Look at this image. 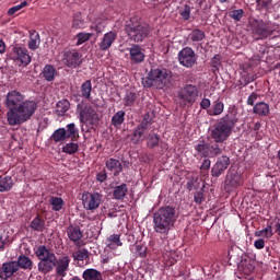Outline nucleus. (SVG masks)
<instances>
[{
	"instance_id": "f257e3e1",
	"label": "nucleus",
	"mask_w": 280,
	"mask_h": 280,
	"mask_svg": "<svg viewBox=\"0 0 280 280\" xmlns=\"http://www.w3.org/2000/svg\"><path fill=\"white\" fill-rule=\"evenodd\" d=\"M25 100V96L21 92L13 90L7 94L5 107L7 112V122L10 126H23L26 121H30L34 117L38 103L32 100Z\"/></svg>"
},
{
	"instance_id": "f03ea898",
	"label": "nucleus",
	"mask_w": 280,
	"mask_h": 280,
	"mask_svg": "<svg viewBox=\"0 0 280 280\" xmlns=\"http://www.w3.org/2000/svg\"><path fill=\"white\" fill-rule=\"evenodd\" d=\"M176 220H178V212H176V209L174 207H161L153 214V229L155 233H160L161 235H167L170 231L174 229Z\"/></svg>"
},
{
	"instance_id": "7ed1b4c3",
	"label": "nucleus",
	"mask_w": 280,
	"mask_h": 280,
	"mask_svg": "<svg viewBox=\"0 0 280 280\" xmlns=\"http://www.w3.org/2000/svg\"><path fill=\"white\" fill-rule=\"evenodd\" d=\"M235 124H237L235 114H226L220 118L210 130V136L214 143H224V141H229V137H231Z\"/></svg>"
},
{
	"instance_id": "20e7f679",
	"label": "nucleus",
	"mask_w": 280,
	"mask_h": 280,
	"mask_svg": "<svg viewBox=\"0 0 280 280\" xmlns=\"http://www.w3.org/2000/svg\"><path fill=\"white\" fill-rule=\"evenodd\" d=\"M172 70L163 66H152L147 80L142 81V84L145 89H152V86L165 89L172 82Z\"/></svg>"
},
{
	"instance_id": "39448f33",
	"label": "nucleus",
	"mask_w": 280,
	"mask_h": 280,
	"mask_svg": "<svg viewBox=\"0 0 280 280\" xmlns=\"http://www.w3.org/2000/svg\"><path fill=\"white\" fill-rule=\"evenodd\" d=\"M125 32L128 35L129 40L133 43H143L148 36H150V27L132 18L125 27Z\"/></svg>"
},
{
	"instance_id": "423d86ee",
	"label": "nucleus",
	"mask_w": 280,
	"mask_h": 280,
	"mask_svg": "<svg viewBox=\"0 0 280 280\" xmlns=\"http://www.w3.org/2000/svg\"><path fill=\"white\" fill-rule=\"evenodd\" d=\"M36 256L40 260L38 262V270L39 272H43V275H47L48 272H51L54 268H56V254L49 249H47L45 246H39L36 249Z\"/></svg>"
},
{
	"instance_id": "0eeeda50",
	"label": "nucleus",
	"mask_w": 280,
	"mask_h": 280,
	"mask_svg": "<svg viewBox=\"0 0 280 280\" xmlns=\"http://www.w3.org/2000/svg\"><path fill=\"white\" fill-rule=\"evenodd\" d=\"M77 115H79L80 124H89V126H97V124H100V114L95 110V107L90 104H78Z\"/></svg>"
},
{
	"instance_id": "6e6552de",
	"label": "nucleus",
	"mask_w": 280,
	"mask_h": 280,
	"mask_svg": "<svg viewBox=\"0 0 280 280\" xmlns=\"http://www.w3.org/2000/svg\"><path fill=\"white\" fill-rule=\"evenodd\" d=\"M253 36H257L256 40H264L275 34V24L264 20H254L249 24Z\"/></svg>"
},
{
	"instance_id": "1a4fd4ad",
	"label": "nucleus",
	"mask_w": 280,
	"mask_h": 280,
	"mask_svg": "<svg viewBox=\"0 0 280 280\" xmlns=\"http://www.w3.org/2000/svg\"><path fill=\"white\" fill-rule=\"evenodd\" d=\"M198 86L194 84L184 85L178 92L177 97L179 100V105L185 108V106H194L196 100H198Z\"/></svg>"
},
{
	"instance_id": "9d476101",
	"label": "nucleus",
	"mask_w": 280,
	"mask_h": 280,
	"mask_svg": "<svg viewBox=\"0 0 280 280\" xmlns=\"http://www.w3.org/2000/svg\"><path fill=\"white\" fill-rule=\"evenodd\" d=\"M219 143L220 142L206 143L205 141H201L195 145V150L198 154L205 156V159H215V156H220V154H222V149Z\"/></svg>"
},
{
	"instance_id": "9b49d317",
	"label": "nucleus",
	"mask_w": 280,
	"mask_h": 280,
	"mask_svg": "<svg viewBox=\"0 0 280 280\" xmlns=\"http://www.w3.org/2000/svg\"><path fill=\"white\" fill-rule=\"evenodd\" d=\"M177 60L182 67L191 69L195 65H198V55L194 48L186 46L177 54Z\"/></svg>"
},
{
	"instance_id": "f8f14e48",
	"label": "nucleus",
	"mask_w": 280,
	"mask_h": 280,
	"mask_svg": "<svg viewBox=\"0 0 280 280\" xmlns=\"http://www.w3.org/2000/svg\"><path fill=\"white\" fill-rule=\"evenodd\" d=\"M62 61L69 69H78L83 62L82 52L75 48L66 49L63 51Z\"/></svg>"
},
{
	"instance_id": "ddd939ff",
	"label": "nucleus",
	"mask_w": 280,
	"mask_h": 280,
	"mask_svg": "<svg viewBox=\"0 0 280 280\" xmlns=\"http://www.w3.org/2000/svg\"><path fill=\"white\" fill-rule=\"evenodd\" d=\"M11 58L19 65V67H27V65L32 62L30 51L23 47H13Z\"/></svg>"
},
{
	"instance_id": "4468645a",
	"label": "nucleus",
	"mask_w": 280,
	"mask_h": 280,
	"mask_svg": "<svg viewBox=\"0 0 280 280\" xmlns=\"http://www.w3.org/2000/svg\"><path fill=\"white\" fill-rule=\"evenodd\" d=\"M84 209L88 211H95L102 202V195L97 192H84L82 196Z\"/></svg>"
},
{
	"instance_id": "2eb2a0df",
	"label": "nucleus",
	"mask_w": 280,
	"mask_h": 280,
	"mask_svg": "<svg viewBox=\"0 0 280 280\" xmlns=\"http://www.w3.org/2000/svg\"><path fill=\"white\" fill-rule=\"evenodd\" d=\"M128 51L132 65H141L145 60V52H143V48L140 45L132 44Z\"/></svg>"
},
{
	"instance_id": "dca6fc26",
	"label": "nucleus",
	"mask_w": 280,
	"mask_h": 280,
	"mask_svg": "<svg viewBox=\"0 0 280 280\" xmlns=\"http://www.w3.org/2000/svg\"><path fill=\"white\" fill-rule=\"evenodd\" d=\"M19 272V262L16 261H9L2 264L0 269V279L1 280H9L10 277H13L14 273Z\"/></svg>"
},
{
	"instance_id": "f3484780",
	"label": "nucleus",
	"mask_w": 280,
	"mask_h": 280,
	"mask_svg": "<svg viewBox=\"0 0 280 280\" xmlns=\"http://www.w3.org/2000/svg\"><path fill=\"white\" fill-rule=\"evenodd\" d=\"M69 264H71V258H69V256L56 258L55 268L58 277H67V272H69Z\"/></svg>"
},
{
	"instance_id": "a211bd4d",
	"label": "nucleus",
	"mask_w": 280,
	"mask_h": 280,
	"mask_svg": "<svg viewBox=\"0 0 280 280\" xmlns=\"http://www.w3.org/2000/svg\"><path fill=\"white\" fill-rule=\"evenodd\" d=\"M229 165H231V160L229 156L223 155L219 158L215 165L212 167V176H221Z\"/></svg>"
},
{
	"instance_id": "6ab92c4d",
	"label": "nucleus",
	"mask_w": 280,
	"mask_h": 280,
	"mask_svg": "<svg viewBox=\"0 0 280 280\" xmlns=\"http://www.w3.org/2000/svg\"><path fill=\"white\" fill-rule=\"evenodd\" d=\"M117 39V34L110 31L103 36V39L98 44L101 51H108L113 47V43Z\"/></svg>"
},
{
	"instance_id": "aec40b11",
	"label": "nucleus",
	"mask_w": 280,
	"mask_h": 280,
	"mask_svg": "<svg viewBox=\"0 0 280 280\" xmlns=\"http://www.w3.org/2000/svg\"><path fill=\"white\" fill-rule=\"evenodd\" d=\"M106 246L109 248V250H117L120 246H124V243L121 242V234H112L106 238L105 242Z\"/></svg>"
},
{
	"instance_id": "412c9836",
	"label": "nucleus",
	"mask_w": 280,
	"mask_h": 280,
	"mask_svg": "<svg viewBox=\"0 0 280 280\" xmlns=\"http://www.w3.org/2000/svg\"><path fill=\"white\" fill-rule=\"evenodd\" d=\"M253 113L259 117H268L270 115V105L266 102H258L254 105Z\"/></svg>"
},
{
	"instance_id": "4be33fe9",
	"label": "nucleus",
	"mask_w": 280,
	"mask_h": 280,
	"mask_svg": "<svg viewBox=\"0 0 280 280\" xmlns=\"http://www.w3.org/2000/svg\"><path fill=\"white\" fill-rule=\"evenodd\" d=\"M58 74V71L52 65H46L42 71V77L46 82H54L56 80V75Z\"/></svg>"
},
{
	"instance_id": "5701e85b",
	"label": "nucleus",
	"mask_w": 280,
	"mask_h": 280,
	"mask_svg": "<svg viewBox=\"0 0 280 280\" xmlns=\"http://www.w3.org/2000/svg\"><path fill=\"white\" fill-rule=\"evenodd\" d=\"M70 107L71 103H69V100H61L56 104L55 114L57 117H65Z\"/></svg>"
},
{
	"instance_id": "b1692460",
	"label": "nucleus",
	"mask_w": 280,
	"mask_h": 280,
	"mask_svg": "<svg viewBox=\"0 0 280 280\" xmlns=\"http://www.w3.org/2000/svg\"><path fill=\"white\" fill-rule=\"evenodd\" d=\"M106 167L107 170H109V172L114 174V176L121 174V171L124 170L121 167V162H119V160L116 159H109L106 162Z\"/></svg>"
},
{
	"instance_id": "393cba45",
	"label": "nucleus",
	"mask_w": 280,
	"mask_h": 280,
	"mask_svg": "<svg viewBox=\"0 0 280 280\" xmlns=\"http://www.w3.org/2000/svg\"><path fill=\"white\" fill-rule=\"evenodd\" d=\"M66 137L71 141H78V139H80V129H78L73 122L66 126Z\"/></svg>"
},
{
	"instance_id": "a878e982",
	"label": "nucleus",
	"mask_w": 280,
	"mask_h": 280,
	"mask_svg": "<svg viewBox=\"0 0 280 280\" xmlns=\"http://www.w3.org/2000/svg\"><path fill=\"white\" fill-rule=\"evenodd\" d=\"M188 38L191 40V43H202V40L207 38V34L200 28H194L189 33Z\"/></svg>"
},
{
	"instance_id": "bb28decb",
	"label": "nucleus",
	"mask_w": 280,
	"mask_h": 280,
	"mask_svg": "<svg viewBox=\"0 0 280 280\" xmlns=\"http://www.w3.org/2000/svg\"><path fill=\"white\" fill-rule=\"evenodd\" d=\"M126 194H128V185L120 184L114 187L113 196L115 200H124V198H126Z\"/></svg>"
},
{
	"instance_id": "cd10ccee",
	"label": "nucleus",
	"mask_w": 280,
	"mask_h": 280,
	"mask_svg": "<svg viewBox=\"0 0 280 280\" xmlns=\"http://www.w3.org/2000/svg\"><path fill=\"white\" fill-rule=\"evenodd\" d=\"M40 46V35L38 32L33 31L30 33L28 49L35 51Z\"/></svg>"
},
{
	"instance_id": "c85d7f7f",
	"label": "nucleus",
	"mask_w": 280,
	"mask_h": 280,
	"mask_svg": "<svg viewBox=\"0 0 280 280\" xmlns=\"http://www.w3.org/2000/svg\"><path fill=\"white\" fill-rule=\"evenodd\" d=\"M67 234L71 242H80V240H82V231L80 230V228L71 225L68 228Z\"/></svg>"
},
{
	"instance_id": "c756f323",
	"label": "nucleus",
	"mask_w": 280,
	"mask_h": 280,
	"mask_svg": "<svg viewBox=\"0 0 280 280\" xmlns=\"http://www.w3.org/2000/svg\"><path fill=\"white\" fill-rule=\"evenodd\" d=\"M51 141H55V143H61V141H67V129L66 128H59L54 131V133L50 136Z\"/></svg>"
},
{
	"instance_id": "7c9ffc66",
	"label": "nucleus",
	"mask_w": 280,
	"mask_h": 280,
	"mask_svg": "<svg viewBox=\"0 0 280 280\" xmlns=\"http://www.w3.org/2000/svg\"><path fill=\"white\" fill-rule=\"evenodd\" d=\"M91 91H93V84L91 83V80H86L81 84V97L91 101Z\"/></svg>"
},
{
	"instance_id": "2f4dec72",
	"label": "nucleus",
	"mask_w": 280,
	"mask_h": 280,
	"mask_svg": "<svg viewBox=\"0 0 280 280\" xmlns=\"http://www.w3.org/2000/svg\"><path fill=\"white\" fill-rule=\"evenodd\" d=\"M126 121V112L118 110L113 117H112V126L114 128H121V125Z\"/></svg>"
},
{
	"instance_id": "473e14b6",
	"label": "nucleus",
	"mask_w": 280,
	"mask_h": 280,
	"mask_svg": "<svg viewBox=\"0 0 280 280\" xmlns=\"http://www.w3.org/2000/svg\"><path fill=\"white\" fill-rule=\"evenodd\" d=\"M224 113V103L221 101H214L211 109H208V115L211 117L222 115Z\"/></svg>"
},
{
	"instance_id": "72a5a7b5",
	"label": "nucleus",
	"mask_w": 280,
	"mask_h": 280,
	"mask_svg": "<svg viewBox=\"0 0 280 280\" xmlns=\"http://www.w3.org/2000/svg\"><path fill=\"white\" fill-rule=\"evenodd\" d=\"M84 280H104L102 278V272L97 271V269H86L83 271Z\"/></svg>"
},
{
	"instance_id": "f704fd0d",
	"label": "nucleus",
	"mask_w": 280,
	"mask_h": 280,
	"mask_svg": "<svg viewBox=\"0 0 280 280\" xmlns=\"http://www.w3.org/2000/svg\"><path fill=\"white\" fill-rule=\"evenodd\" d=\"M238 270L243 272V275H250L253 270H255V262L252 260L242 261L241 266H238Z\"/></svg>"
},
{
	"instance_id": "c9c22d12",
	"label": "nucleus",
	"mask_w": 280,
	"mask_h": 280,
	"mask_svg": "<svg viewBox=\"0 0 280 280\" xmlns=\"http://www.w3.org/2000/svg\"><path fill=\"white\" fill-rule=\"evenodd\" d=\"M130 250L133 253V255H139L140 257H145L148 255V247L141 243H136L132 245Z\"/></svg>"
},
{
	"instance_id": "e433bc0d",
	"label": "nucleus",
	"mask_w": 280,
	"mask_h": 280,
	"mask_svg": "<svg viewBox=\"0 0 280 280\" xmlns=\"http://www.w3.org/2000/svg\"><path fill=\"white\" fill-rule=\"evenodd\" d=\"M18 269L23 268L24 270H32V259L25 255H21L18 258Z\"/></svg>"
},
{
	"instance_id": "4c0bfd02",
	"label": "nucleus",
	"mask_w": 280,
	"mask_h": 280,
	"mask_svg": "<svg viewBox=\"0 0 280 280\" xmlns=\"http://www.w3.org/2000/svg\"><path fill=\"white\" fill-rule=\"evenodd\" d=\"M12 185H14L12 177H0V191H10L12 189Z\"/></svg>"
},
{
	"instance_id": "58836bf2",
	"label": "nucleus",
	"mask_w": 280,
	"mask_h": 280,
	"mask_svg": "<svg viewBox=\"0 0 280 280\" xmlns=\"http://www.w3.org/2000/svg\"><path fill=\"white\" fill-rule=\"evenodd\" d=\"M74 261H85L89 264V250L86 249H78L72 254Z\"/></svg>"
},
{
	"instance_id": "ea45409f",
	"label": "nucleus",
	"mask_w": 280,
	"mask_h": 280,
	"mask_svg": "<svg viewBox=\"0 0 280 280\" xmlns=\"http://www.w3.org/2000/svg\"><path fill=\"white\" fill-rule=\"evenodd\" d=\"M143 135H145V131L144 129H142L141 127H137L133 132H132V136H131V142L137 144L139 143L140 141H143L144 137Z\"/></svg>"
},
{
	"instance_id": "a19ab883",
	"label": "nucleus",
	"mask_w": 280,
	"mask_h": 280,
	"mask_svg": "<svg viewBox=\"0 0 280 280\" xmlns=\"http://www.w3.org/2000/svg\"><path fill=\"white\" fill-rule=\"evenodd\" d=\"M72 27H74V30H84V27H86V22L82 19V13L74 14Z\"/></svg>"
},
{
	"instance_id": "79ce46f5",
	"label": "nucleus",
	"mask_w": 280,
	"mask_h": 280,
	"mask_svg": "<svg viewBox=\"0 0 280 280\" xmlns=\"http://www.w3.org/2000/svg\"><path fill=\"white\" fill-rule=\"evenodd\" d=\"M200 186L205 187L202 177H191V180L187 183V188L189 191H191V189H200Z\"/></svg>"
},
{
	"instance_id": "37998d69",
	"label": "nucleus",
	"mask_w": 280,
	"mask_h": 280,
	"mask_svg": "<svg viewBox=\"0 0 280 280\" xmlns=\"http://www.w3.org/2000/svg\"><path fill=\"white\" fill-rule=\"evenodd\" d=\"M80 150V145L75 142H68L62 147V152L65 154H75Z\"/></svg>"
},
{
	"instance_id": "c03bdc74",
	"label": "nucleus",
	"mask_w": 280,
	"mask_h": 280,
	"mask_svg": "<svg viewBox=\"0 0 280 280\" xmlns=\"http://www.w3.org/2000/svg\"><path fill=\"white\" fill-rule=\"evenodd\" d=\"M49 202L52 211H60L65 207V200L60 197H51Z\"/></svg>"
},
{
	"instance_id": "a18cd8bd",
	"label": "nucleus",
	"mask_w": 280,
	"mask_h": 280,
	"mask_svg": "<svg viewBox=\"0 0 280 280\" xmlns=\"http://www.w3.org/2000/svg\"><path fill=\"white\" fill-rule=\"evenodd\" d=\"M92 36H93L92 33H84V32L78 33L75 35L77 47H80V45H84V43L91 40Z\"/></svg>"
},
{
	"instance_id": "49530a36",
	"label": "nucleus",
	"mask_w": 280,
	"mask_h": 280,
	"mask_svg": "<svg viewBox=\"0 0 280 280\" xmlns=\"http://www.w3.org/2000/svg\"><path fill=\"white\" fill-rule=\"evenodd\" d=\"M237 187V180H235V177L229 176L225 178L223 189L225 191H233Z\"/></svg>"
},
{
	"instance_id": "de8ad7c7",
	"label": "nucleus",
	"mask_w": 280,
	"mask_h": 280,
	"mask_svg": "<svg viewBox=\"0 0 280 280\" xmlns=\"http://www.w3.org/2000/svg\"><path fill=\"white\" fill-rule=\"evenodd\" d=\"M122 102H124V106H133L135 102H137V93L127 92Z\"/></svg>"
},
{
	"instance_id": "09e8293b",
	"label": "nucleus",
	"mask_w": 280,
	"mask_h": 280,
	"mask_svg": "<svg viewBox=\"0 0 280 280\" xmlns=\"http://www.w3.org/2000/svg\"><path fill=\"white\" fill-rule=\"evenodd\" d=\"M150 126H152V116L150 114H145L141 120V122L138 125L139 128H142V130H149Z\"/></svg>"
},
{
	"instance_id": "8fccbe9b",
	"label": "nucleus",
	"mask_w": 280,
	"mask_h": 280,
	"mask_svg": "<svg viewBox=\"0 0 280 280\" xmlns=\"http://www.w3.org/2000/svg\"><path fill=\"white\" fill-rule=\"evenodd\" d=\"M230 19H233V21L240 22L242 19H244V9H237L232 10L229 12Z\"/></svg>"
},
{
	"instance_id": "3c124183",
	"label": "nucleus",
	"mask_w": 280,
	"mask_h": 280,
	"mask_svg": "<svg viewBox=\"0 0 280 280\" xmlns=\"http://www.w3.org/2000/svg\"><path fill=\"white\" fill-rule=\"evenodd\" d=\"M31 229H33L34 231H43V229H45V221L40 220V218L36 217L31 222Z\"/></svg>"
},
{
	"instance_id": "603ef678",
	"label": "nucleus",
	"mask_w": 280,
	"mask_h": 280,
	"mask_svg": "<svg viewBox=\"0 0 280 280\" xmlns=\"http://www.w3.org/2000/svg\"><path fill=\"white\" fill-rule=\"evenodd\" d=\"M163 257L170 266H174V264L178 260V256L176 255V252H166L163 254Z\"/></svg>"
},
{
	"instance_id": "864d4df0",
	"label": "nucleus",
	"mask_w": 280,
	"mask_h": 280,
	"mask_svg": "<svg viewBox=\"0 0 280 280\" xmlns=\"http://www.w3.org/2000/svg\"><path fill=\"white\" fill-rule=\"evenodd\" d=\"M179 14L183 21H189V19H191V7L185 4L184 8L179 9Z\"/></svg>"
},
{
	"instance_id": "5fc2aeb1",
	"label": "nucleus",
	"mask_w": 280,
	"mask_h": 280,
	"mask_svg": "<svg viewBox=\"0 0 280 280\" xmlns=\"http://www.w3.org/2000/svg\"><path fill=\"white\" fill-rule=\"evenodd\" d=\"M159 141H160L159 135L150 133L147 145H148V148H151V149L159 148Z\"/></svg>"
},
{
	"instance_id": "6e6d98bb",
	"label": "nucleus",
	"mask_w": 280,
	"mask_h": 280,
	"mask_svg": "<svg viewBox=\"0 0 280 280\" xmlns=\"http://www.w3.org/2000/svg\"><path fill=\"white\" fill-rule=\"evenodd\" d=\"M209 170H211V160L206 159V160H203L201 167H200V172H201L202 176H207L209 174Z\"/></svg>"
},
{
	"instance_id": "4d7b16f0",
	"label": "nucleus",
	"mask_w": 280,
	"mask_h": 280,
	"mask_svg": "<svg viewBox=\"0 0 280 280\" xmlns=\"http://www.w3.org/2000/svg\"><path fill=\"white\" fill-rule=\"evenodd\" d=\"M25 5H27V1H23L20 4L10 8L8 10V15L13 16V14H16V12H19L20 10H23V8H25Z\"/></svg>"
},
{
	"instance_id": "13d9d810",
	"label": "nucleus",
	"mask_w": 280,
	"mask_h": 280,
	"mask_svg": "<svg viewBox=\"0 0 280 280\" xmlns=\"http://www.w3.org/2000/svg\"><path fill=\"white\" fill-rule=\"evenodd\" d=\"M259 97V94L256 92H253L248 97H247V106H255V103L257 102Z\"/></svg>"
},
{
	"instance_id": "bf43d9fd",
	"label": "nucleus",
	"mask_w": 280,
	"mask_h": 280,
	"mask_svg": "<svg viewBox=\"0 0 280 280\" xmlns=\"http://www.w3.org/2000/svg\"><path fill=\"white\" fill-rule=\"evenodd\" d=\"M250 73L245 72L242 74L241 77V84L242 86H248V84H250Z\"/></svg>"
},
{
	"instance_id": "052dcab7",
	"label": "nucleus",
	"mask_w": 280,
	"mask_h": 280,
	"mask_svg": "<svg viewBox=\"0 0 280 280\" xmlns=\"http://www.w3.org/2000/svg\"><path fill=\"white\" fill-rule=\"evenodd\" d=\"M211 62H212V67L214 69H218L220 67V65H222V57L220 55H215L212 58Z\"/></svg>"
},
{
	"instance_id": "680f3d73",
	"label": "nucleus",
	"mask_w": 280,
	"mask_h": 280,
	"mask_svg": "<svg viewBox=\"0 0 280 280\" xmlns=\"http://www.w3.org/2000/svg\"><path fill=\"white\" fill-rule=\"evenodd\" d=\"M8 244V234L2 233L0 234V252L5 248V245Z\"/></svg>"
},
{
	"instance_id": "e2e57ef3",
	"label": "nucleus",
	"mask_w": 280,
	"mask_h": 280,
	"mask_svg": "<svg viewBox=\"0 0 280 280\" xmlns=\"http://www.w3.org/2000/svg\"><path fill=\"white\" fill-rule=\"evenodd\" d=\"M211 107V100L209 98H202L200 102V108H202L203 110H207Z\"/></svg>"
},
{
	"instance_id": "0e129e2a",
	"label": "nucleus",
	"mask_w": 280,
	"mask_h": 280,
	"mask_svg": "<svg viewBox=\"0 0 280 280\" xmlns=\"http://www.w3.org/2000/svg\"><path fill=\"white\" fill-rule=\"evenodd\" d=\"M272 226H267L266 229L262 230V237H266L267 240L272 237Z\"/></svg>"
},
{
	"instance_id": "69168bd1",
	"label": "nucleus",
	"mask_w": 280,
	"mask_h": 280,
	"mask_svg": "<svg viewBox=\"0 0 280 280\" xmlns=\"http://www.w3.org/2000/svg\"><path fill=\"white\" fill-rule=\"evenodd\" d=\"M254 246H255V248H257L258 250H261V248H265L266 242L264 241V238L256 240V241L254 242Z\"/></svg>"
},
{
	"instance_id": "338daca9",
	"label": "nucleus",
	"mask_w": 280,
	"mask_h": 280,
	"mask_svg": "<svg viewBox=\"0 0 280 280\" xmlns=\"http://www.w3.org/2000/svg\"><path fill=\"white\" fill-rule=\"evenodd\" d=\"M256 3H257L258 10H264V9L268 8V1H266V0H257Z\"/></svg>"
},
{
	"instance_id": "774afa93",
	"label": "nucleus",
	"mask_w": 280,
	"mask_h": 280,
	"mask_svg": "<svg viewBox=\"0 0 280 280\" xmlns=\"http://www.w3.org/2000/svg\"><path fill=\"white\" fill-rule=\"evenodd\" d=\"M202 200H205V197H202V192L195 194V202L200 205V203H202Z\"/></svg>"
}]
</instances>
